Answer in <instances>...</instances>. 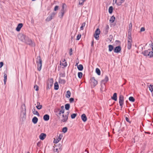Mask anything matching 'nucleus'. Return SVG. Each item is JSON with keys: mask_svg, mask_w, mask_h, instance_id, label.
Instances as JSON below:
<instances>
[{"mask_svg": "<svg viewBox=\"0 0 153 153\" xmlns=\"http://www.w3.org/2000/svg\"><path fill=\"white\" fill-rule=\"evenodd\" d=\"M70 107V105L69 104H66L65 105V108L66 110H68Z\"/></svg>", "mask_w": 153, "mask_h": 153, "instance_id": "58836bf2", "label": "nucleus"}, {"mask_svg": "<svg viewBox=\"0 0 153 153\" xmlns=\"http://www.w3.org/2000/svg\"><path fill=\"white\" fill-rule=\"evenodd\" d=\"M36 86V89L35 90L36 91H38V88H39V87L38 86H37V85H35V86H34V88L35 87V86Z\"/></svg>", "mask_w": 153, "mask_h": 153, "instance_id": "680f3d73", "label": "nucleus"}, {"mask_svg": "<svg viewBox=\"0 0 153 153\" xmlns=\"http://www.w3.org/2000/svg\"><path fill=\"white\" fill-rule=\"evenodd\" d=\"M129 29H132V24L131 23H130L129 25Z\"/></svg>", "mask_w": 153, "mask_h": 153, "instance_id": "603ef678", "label": "nucleus"}, {"mask_svg": "<svg viewBox=\"0 0 153 153\" xmlns=\"http://www.w3.org/2000/svg\"><path fill=\"white\" fill-rule=\"evenodd\" d=\"M22 26L23 24L22 23L19 24L16 27V30L17 31H19Z\"/></svg>", "mask_w": 153, "mask_h": 153, "instance_id": "dca6fc26", "label": "nucleus"}, {"mask_svg": "<svg viewBox=\"0 0 153 153\" xmlns=\"http://www.w3.org/2000/svg\"><path fill=\"white\" fill-rule=\"evenodd\" d=\"M126 121H127L128 122H129V123H131V122L129 121L128 118L127 117H126Z\"/></svg>", "mask_w": 153, "mask_h": 153, "instance_id": "5fc2aeb1", "label": "nucleus"}, {"mask_svg": "<svg viewBox=\"0 0 153 153\" xmlns=\"http://www.w3.org/2000/svg\"><path fill=\"white\" fill-rule=\"evenodd\" d=\"M129 100L130 101L132 102H134L135 101V99L132 97H130L129 98Z\"/></svg>", "mask_w": 153, "mask_h": 153, "instance_id": "a19ab883", "label": "nucleus"}, {"mask_svg": "<svg viewBox=\"0 0 153 153\" xmlns=\"http://www.w3.org/2000/svg\"><path fill=\"white\" fill-rule=\"evenodd\" d=\"M142 53L143 54L144 56L150 58L152 57L153 56V51L149 50H145L142 52Z\"/></svg>", "mask_w": 153, "mask_h": 153, "instance_id": "7ed1b4c3", "label": "nucleus"}, {"mask_svg": "<svg viewBox=\"0 0 153 153\" xmlns=\"http://www.w3.org/2000/svg\"><path fill=\"white\" fill-rule=\"evenodd\" d=\"M62 64V65L64 67H66L67 65V62L65 61V59H62V60L60 61V65Z\"/></svg>", "mask_w": 153, "mask_h": 153, "instance_id": "9b49d317", "label": "nucleus"}, {"mask_svg": "<svg viewBox=\"0 0 153 153\" xmlns=\"http://www.w3.org/2000/svg\"><path fill=\"white\" fill-rule=\"evenodd\" d=\"M59 83L64 84L65 82V81L64 79H62L60 78L59 79Z\"/></svg>", "mask_w": 153, "mask_h": 153, "instance_id": "c756f323", "label": "nucleus"}, {"mask_svg": "<svg viewBox=\"0 0 153 153\" xmlns=\"http://www.w3.org/2000/svg\"><path fill=\"white\" fill-rule=\"evenodd\" d=\"M78 76L79 78L81 79L82 78V73L81 72H78Z\"/></svg>", "mask_w": 153, "mask_h": 153, "instance_id": "ea45409f", "label": "nucleus"}, {"mask_svg": "<svg viewBox=\"0 0 153 153\" xmlns=\"http://www.w3.org/2000/svg\"><path fill=\"white\" fill-rule=\"evenodd\" d=\"M93 45H94V42H93V41L92 42V43H91V46H93Z\"/></svg>", "mask_w": 153, "mask_h": 153, "instance_id": "69168bd1", "label": "nucleus"}, {"mask_svg": "<svg viewBox=\"0 0 153 153\" xmlns=\"http://www.w3.org/2000/svg\"><path fill=\"white\" fill-rule=\"evenodd\" d=\"M56 14V13L53 12L51 14V16H48L46 19V21L49 22L54 17Z\"/></svg>", "mask_w": 153, "mask_h": 153, "instance_id": "1a4fd4ad", "label": "nucleus"}, {"mask_svg": "<svg viewBox=\"0 0 153 153\" xmlns=\"http://www.w3.org/2000/svg\"><path fill=\"white\" fill-rule=\"evenodd\" d=\"M105 83H101V88H100V90L102 91H105Z\"/></svg>", "mask_w": 153, "mask_h": 153, "instance_id": "412c9836", "label": "nucleus"}, {"mask_svg": "<svg viewBox=\"0 0 153 153\" xmlns=\"http://www.w3.org/2000/svg\"><path fill=\"white\" fill-rule=\"evenodd\" d=\"M81 36V34H79L76 37V40H78L80 38Z\"/></svg>", "mask_w": 153, "mask_h": 153, "instance_id": "a18cd8bd", "label": "nucleus"}, {"mask_svg": "<svg viewBox=\"0 0 153 153\" xmlns=\"http://www.w3.org/2000/svg\"><path fill=\"white\" fill-rule=\"evenodd\" d=\"M4 63L2 62H0V68H1L3 66Z\"/></svg>", "mask_w": 153, "mask_h": 153, "instance_id": "13d9d810", "label": "nucleus"}, {"mask_svg": "<svg viewBox=\"0 0 153 153\" xmlns=\"http://www.w3.org/2000/svg\"><path fill=\"white\" fill-rule=\"evenodd\" d=\"M42 105H40V103L39 102H37V105L36 106V108L37 109L40 110L42 108Z\"/></svg>", "mask_w": 153, "mask_h": 153, "instance_id": "a878e982", "label": "nucleus"}, {"mask_svg": "<svg viewBox=\"0 0 153 153\" xmlns=\"http://www.w3.org/2000/svg\"><path fill=\"white\" fill-rule=\"evenodd\" d=\"M146 133H147L148 134H150V133L149 132H145Z\"/></svg>", "mask_w": 153, "mask_h": 153, "instance_id": "338daca9", "label": "nucleus"}, {"mask_svg": "<svg viewBox=\"0 0 153 153\" xmlns=\"http://www.w3.org/2000/svg\"><path fill=\"white\" fill-rule=\"evenodd\" d=\"M59 9V6H56L54 8V10L56 11Z\"/></svg>", "mask_w": 153, "mask_h": 153, "instance_id": "8fccbe9b", "label": "nucleus"}, {"mask_svg": "<svg viewBox=\"0 0 153 153\" xmlns=\"http://www.w3.org/2000/svg\"><path fill=\"white\" fill-rule=\"evenodd\" d=\"M77 68L78 70L80 71H82L83 69V65L81 64L77 65Z\"/></svg>", "mask_w": 153, "mask_h": 153, "instance_id": "393cba45", "label": "nucleus"}, {"mask_svg": "<svg viewBox=\"0 0 153 153\" xmlns=\"http://www.w3.org/2000/svg\"><path fill=\"white\" fill-rule=\"evenodd\" d=\"M100 30L99 28H97L94 34V37L97 40L99 39V36L100 34Z\"/></svg>", "mask_w": 153, "mask_h": 153, "instance_id": "6e6552de", "label": "nucleus"}, {"mask_svg": "<svg viewBox=\"0 0 153 153\" xmlns=\"http://www.w3.org/2000/svg\"><path fill=\"white\" fill-rule=\"evenodd\" d=\"M38 121V119L37 117H34L32 120V122L34 124L36 123Z\"/></svg>", "mask_w": 153, "mask_h": 153, "instance_id": "5701e85b", "label": "nucleus"}, {"mask_svg": "<svg viewBox=\"0 0 153 153\" xmlns=\"http://www.w3.org/2000/svg\"><path fill=\"white\" fill-rule=\"evenodd\" d=\"M66 7V4L65 3H62V8L61 10L64 11H65V9Z\"/></svg>", "mask_w": 153, "mask_h": 153, "instance_id": "7c9ffc66", "label": "nucleus"}, {"mask_svg": "<svg viewBox=\"0 0 153 153\" xmlns=\"http://www.w3.org/2000/svg\"><path fill=\"white\" fill-rule=\"evenodd\" d=\"M111 98L114 101H116L117 100V94L116 93H114Z\"/></svg>", "mask_w": 153, "mask_h": 153, "instance_id": "4be33fe9", "label": "nucleus"}, {"mask_svg": "<svg viewBox=\"0 0 153 153\" xmlns=\"http://www.w3.org/2000/svg\"><path fill=\"white\" fill-rule=\"evenodd\" d=\"M60 76L62 77H65V74H63L62 73H60Z\"/></svg>", "mask_w": 153, "mask_h": 153, "instance_id": "864d4df0", "label": "nucleus"}, {"mask_svg": "<svg viewBox=\"0 0 153 153\" xmlns=\"http://www.w3.org/2000/svg\"><path fill=\"white\" fill-rule=\"evenodd\" d=\"M58 111H59V114L60 115L61 114H63L64 113L65 109L64 108V107L63 106H62L61 107V110L59 109H58Z\"/></svg>", "mask_w": 153, "mask_h": 153, "instance_id": "ddd939ff", "label": "nucleus"}, {"mask_svg": "<svg viewBox=\"0 0 153 153\" xmlns=\"http://www.w3.org/2000/svg\"><path fill=\"white\" fill-rule=\"evenodd\" d=\"M108 51L110 52L113 49L114 47L113 46L111 45H108Z\"/></svg>", "mask_w": 153, "mask_h": 153, "instance_id": "c9c22d12", "label": "nucleus"}, {"mask_svg": "<svg viewBox=\"0 0 153 153\" xmlns=\"http://www.w3.org/2000/svg\"><path fill=\"white\" fill-rule=\"evenodd\" d=\"M81 118L82 120L84 122H86L87 120V117L86 115L84 114L82 115Z\"/></svg>", "mask_w": 153, "mask_h": 153, "instance_id": "2eb2a0df", "label": "nucleus"}, {"mask_svg": "<svg viewBox=\"0 0 153 153\" xmlns=\"http://www.w3.org/2000/svg\"><path fill=\"white\" fill-rule=\"evenodd\" d=\"M145 30V28L144 27H142L140 29V31L141 32L144 31Z\"/></svg>", "mask_w": 153, "mask_h": 153, "instance_id": "4d7b16f0", "label": "nucleus"}, {"mask_svg": "<svg viewBox=\"0 0 153 153\" xmlns=\"http://www.w3.org/2000/svg\"><path fill=\"white\" fill-rule=\"evenodd\" d=\"M72 49L71 48L70 49V52H69V54L70 56H71L72 55Z\"/></svg>", "mask_w": 153, "mask_h": 153, "instance_id": "bf43d9fd", "label": "nucleus"}, {"mask_svg": "<svg viewBox=\"0 0 153 153\" xmlns=\"http://www.w3.org/2000/svg\"><path fill=\"white\" fill-rule=\"evenodd\" d=\"M62 116L63 118L61 120V122L63 123L66 122L68 119V117L64 114L62 115Z\"/></svg>", "mask_w": 153, "mask_h": 153, "instance_id": "f3484780", "label": "nucleus"}, {"mask_svg": "<svg viewBox=\"0 0 153 153\" xmlns=\"http://www.w3.org/2000/svg\"><path fill=\"white\" fill-rule=\"evenodd\" d=\"M68 128L66 127H64L62 129V131L64 133H66L67 131Z\"/></svg>", "mask_w": 153, "mask_h": 153, "instance_id": "37998d69", "label": "nucleus"}, {"mask_svg": "<svg viewBox=\"0 0 153 153\" xmlns=\"http://www.w3.org/2000/svg\"><path fill=\"white\" fill-rule=\"evenodd\" d=\"M66 93L67 94H66V97H67L68 98H69L71 96V92L69 91H68L66 92Z\"/></svg>", "mask_w": 153, "mask_h": 153, "instance_id": "72a5a7b5", "label": "nucleus"}, {"mask_svg": "<svg viewBox=\"0 0 153 153\" xmlns=\"http://www.w3.org/2000/svg\"><path fill=\"white\" fill-rule=\"evenodd\" d=\"M59 88V85L57 82H56L54 83V89L56 90H57Z\"/></svg>", "mask_w": 153, "mask_h": 153, "instance_id": "c85d7f7f", "label": "nucleus"}, {"mask_svg": "<svg viewBox=\"0 0 153 153\" xmlns=\"http://www.w3.org/2000/svg\"><path fill=\"white\" fill-rule=\"evenodd\" d=\"M85 22L82 24V25L80 27V29L81 30H83V27L85 26Z\"/></svg>", "mask_w": 153, "mask_h": 153, "instance_id": "c03bdc74", "label": "nucleus"}, {"mask_svg": "<svg viewBox=\"0 0 153 153\" xmlns=\"http://www.w3.org/2000/svg\"><path fill=\"white\" fill-rule=\"evenodd\" d=\"M22 110L21 111V115H23V118H25L26 116V109L25 105H24L22 106Z\"/></svg>", "mask_w": 153, "mask_h": 153, "instance_id": "39448f33", "label": "nucleus"}, {"mask_svg": "<svg viewBox=\"0 0 153 153\" xmlns=\"http://www.w3.org/2000/svg\"><path fill=\"white\" fill-rule=\"evenodd\" d=\"M96 72L98 75H100V71L99 69L98 68H96Z\"/></svg>", "mask_w": 153, "mask_h": 153, "instance_id": "e433bc0d", "label": "nucleus"}, {"mask_svg": "<svg viewBox=\"0 0 153 153\" xmlns=\"http://www.w3.org/2000/svg\"><path fill=\"white\" fill-rule=\"evenodd\" d=\"M108 80V78L107 76H106L105 79L101 81V83L105 84Z\"/></svg>", "mask_w": 153, "mask_h": 153, "instance_id": "aec40b11", "label": "nucleus"}, {"mask_svg": "<svg viewBox=\"0 0 153 153\" xmlns=\"http://www.w3.org/2000/svg\"><path fill=\"white\" fill-rule=\"evenodd\" d=\"M121 50V48L120 46H118L115 48L114 51L115 53H118L120 52Z\"/></svg>", "mask_w": 153, "mask_h": 153, "instance_id": "f8f14e48", "label": "nucleus"}, {"mask_svg": "<svg viewBox=\"0 0 153 153\" xmlns=\"http://www.w3.org/2000/svg\"><path fill=\"white\" fill-rule=\"evenodd\" d=\"M62 135H61L60 134H59V137H58L57 139H58V140H59V141H60L61 140V138H62Z\"/></svg>", "mask_w": 153, "mask_h": 153, "instance_id": "09e8293b", "label": "nucleus"}, {"mask_svg": "<svg viewBox=\"0 0 153 153\" xmlns=\"http://www.w3.org/2000/svg\"><path fill=\"white\" fill-rule=\"evenodd\" d=\"M85 1V0H79V4L80 5H83L84 2Z\"/></svg>", "mask_w": 153, "mask_h": 153, "instance_id": "f704fd0d", "label": "nucleus"}, {"mask_svg": "<svg viewBox=\"0 0 153 153\" xmlns=\"http://www.w3.org/2000/svg\"><path fill=\"white\" fill-rule=\"evenodd\" d=\"M69 112H67V114L65 115V116H67V117H68V115H69Z\"/></svg>", "mask_w": 153, "mask_h": 153, "instance_id": "0e129e2a", "label": "nucleus"}, {"mask_svg": "<svg viewBox=\"0 0 153 153\" xmlns=\"http://www.w3.org/2000/svg\"><path fill=\"white\" fill-rule=\"evenodd\" d=\"M36 59L37 69L38 71H40L42 68V60L40 56H37Z\"/></svg>", "mask_w": 153, "mask_h": 153, "instance_id": "f03ea898", "label": "nucleus"}, {"mask_svg": "<svg viewBox=\"0 0 153 153\" xmlns=\"http://www.w3.org/2000/svg\"><path fill=\"white\" fill-rule=\"evenodd\" d=\"M132 29H129L128 30V34L131 35V31Z\"/></svg>", "mask_w": 153, "mask_h": 153, "instance_id": "de8ad7c7", "label": "nucleus"}, {"mask_svg": "<svg viewBox=\"0 0 153 153\" xmlns=\"http://www.w3.org/2000/svg\"><path fill=\"white\" fill-rule=\"evenodd\" d=\"M53 84V79H51L47 82V88L50 89L52 86Z\"/></svg>", "mask_w": 153, "mask_h": 153, "instance_id": "0eeeda50", "label": "nucleus"}, {"mask_svg": "<svg viewBox=\"0 0 153 153\" xmlns=\"http://www.w3.org/2000/svg\"><path fill=\"white\" fill-rule=\"evenodd\" d=\"M59 141L58 140V139H54V143H57L59 142Z\"/></svg>", "mask_w": 153, "mask_h": 153, "instance_id": "3c124183", "label": "nucleus"}, {"mask_svg": "<svg viewBox=\"0 0 153 153\" xmlns=\"http://www.w3.org/2000/svg\"><path fill=\"white\" fill-rule=\"evenodd\" d=\"M65 11L61 10V12L59 13V16L60 18H62L64 14Z\"/></svg>", "mask_w": 153, "mask_h": 153, "instance_id": "bb28decb", "label": "nucleus"}, {"mask_svg": "<svg viewBox=\"0 0 153 153\" xmlns=\"http://www.w3.org/2000/svg\"><path fill=\"white\" fill-rule=\"evenodd\" d=\"M49 116L47 114H46L43 116V118L44 120L45 121H47L49 119Z\"/></svg>", "mask_w": 153, "mask_h": 153, "instance_id": "6ab92c4d", "label": "nucleus"}, {"mask_svg": "<svg viewBox=\"0 0 153 153\" xmlns=\"http://www.w3.org/2000/svg\"><path fill=\"white\" fill-rule=\"evenodd\" d=\"M113 10V7L112 6H110L109 7L108 9L109 13L110 14H111L112 13Z\"/></svg>", "mask_w": 153, "mask_h": 153, "instance_id": "4c0bfd02", "label": "nucleus"}, {"mask_svg": "<svg viewBox=\"0 0 153 153\" xmlns=\"http://www.w3.org/2000/svg\"><path fill=\"white\" fill-rule=\"evenodd\" d=\"M69 101L71 103L74 101V99L73 98H71L70 99Z\"/></svg>", "mask_w": 153, "mask_h": 153, "instance_id": "6e6d98bb", "label": "nucleus"}, {"mask_svg": "<svg viewBox=\"0 0 153 153\" xmlns=\"http://www.w3.org/2000/svg\"><path fill=\"white\" fill-rule=\"evenodd\" d=\"M119 103L121 108H122L124 104V97L122 95H120L119 96Z\"/></svg>", "mask_w": 153, "mask_h": 153, "instance_id": "20e7f679", "label": "nucleus"}, {"mask_svg": "<svg viewBox=\"0 0 153 153\" xmlns=\"http://www.w3.org/2000/svg\"><path fill=\"white\" fill-rule=\"evenodd\" d=\"M91 84V85L94 87L97 85L98 83L97 81L95 80L94 77H92L90 79Z\"/></svg>", "mask_w": 153, "mask_h": 153, "instance_id": "423d86ee", "label": "nucleus"}, {"mask_svg": "<svg viewBox=\"0 0 153 153\" xmlns=\"http://www.w3.org/2000/svg\"><path fill=\"white\" fill-rule=\"evenodd\" d=\"M77 115V114L74 113L71 115V117L72 119H73L75 118Z\"/></svg>", "mask_w": 153, "mask_h": 153, "instance_id": "79ce46f5", "label": "nucleus"}, {"mask_svg": "<svg viewBox=\"0 0 153 153\" xmlns=\"http://www.w3.org/2000/svg\"><path fill=\"white\" fill-rule=\"evenodd\" d=\"M149 91L151 92V93L153 92V85H150L149 86Z\"/></svg>", "mask_w": 153, "mask_h": 153, "instance_id": "2f4dec72", "label": "nucleus"}, {"mask_svg": "<svg viewBox=\"0 0 153 153\" xmlns=\"http://www.w3.org/2000/svg\"><path fill=\"white\" fill-rule=\"evenodd\" d=\"M56 152H58V149H56Z\"/></svg>", "mask_w": 153, "mask_h": 153, "instance_id": "774afa93", "label": "nucleus"}, {"mask_svg": "<svg viewBox=\"0 0 153 153\" xmlns=\"http://www.w3.org/2000/svg\"><path fill=\"white\" fill-rule=\"evenodd\" d=\"M19 39L22 42L29 45L30 46L34 45V43L31 40L24 34L19 33L18 36Z\"/></svg>", "mask_w": 153, "mask_h": 153, "instance_id": "f257e3e1", "label": "nucleus"}, {"mask_svg": "<svg viewBox=\"0 0 153 153\" xmlns=\"http://www.w3.org/2000/svg\"><path fill=\"white\" fill-rule=\"evenodd\" d=\"M121 4V3L120 2L119 3H117V5L118 6L120 5Z\"/></svg>", "mask_w": 153, "mask_h": 153, "instance_id": "e2e57ef3", "label": "nucleus"}, {"mask_svg": "<svg viewBox=\"0 0 153 153\" xmlns=\"http://www.w3.org/2000/svg\"><path fill=\"white\" fill-rule=\"evenodd\" d=\"M46 134L43 133H42L39 136V138L40 139L42 140H44L46 137Z\"/></svg>", "mask_w": 153, "mask_h": 153, "instance_id": "4468645a", "label": "nucleus"}, {"mask_svg": "<svg viewBox=\"0 0 153 153\" xmlns=\"http://www.w3.org/2000/svg\"><path fill=\"white\" fill-rule=\"evenodd\" d=\"M32 111L33 113V114L37 115L38 116H39V113L38 112L35 110V108H33L32 110Z\"/></svg>", "mask_w": 153, "mask_h": 153, "instance_id": "cd10ccee", "label": "nucleus"}, {"mask_svg": "<svg viewBox=\"0 0 153 153\" xmlns=\"http://www.w3.org/2000/svg\"><path fill=\"white\" fill-rule=\"evenodd\" d=\"M109 28V26L108 25H106L105 28L103 31V32L105 34H106L108 33Z\"/></svg>", "mask_w": 153, "mask_h": 153, "instance_id": "a211bd4d", "label": "nucleus"}, {"mask_svg": "<svg viewBox=\"0 0 153 153\" xmlns=\"http://www.w3.org/2000/svg\"><path fill=\"white\" fill-rule=\"evenodd\" d=\"M128 40H132L131 35L128 34Z\"/></svg>", "mask_w": 153, "mask_h": 153, "instance_id": "49530a36", "label": "nucleus"}, {"mask_svg": "<svg viewBox=\"0 0 153 153\" xmlns=\"http://www.w3.org/2000/svg\"><path fill=\"white\" fill-rule=\"evenodd\" d=\"M4 84H5L7 80V75L6 74V73H5V72L4 71Z\"/></svg>", "mask_w": 153, "mask_h": 153, "instance_id": "b1692460", "label": "nucleus"}, {"mask_svg": "<svg viewBox=\"0 0 153 153\" xmlns=\"http://www.w3.org/2000/svg\"><path fill=\"white\" fill-rule=\"evenodd\" d=\"M41 143L40 142H38L37 144V145L38 147H40L41 146Z\"/></svg>", "mask_w": 153, "mask_h": 153, "instance_id": "052dcab7", "label": "nucleus"}, {"mask_svg": "<svg viewBox=\"0 0 153 153\" xmlns=\"http://www.w3.org/2000/svg\"><path fill=\"white\" fill-rule=\"evenodd\" d=\"M132 40H128V43L127 44V48L128 50H130L131 49L132 46Z\"/></svg>", "mask_w": 153, "mask_h": 153, "instance_id": "9d476101", "label": "nucleus"}, {"mask_svg": "<svg viewBox=\"0 0 153 153\" xmlns=\"http://www.w3.org/2000/svg\"><path fill=\"white\" fill-rule=\"evenodd\" d=\"M115 19V17L114 16H111V18L109 20L110 22H111V23H113Z\"/></svg>", "mask_w": 153, "mask_h": 153, "instance_id": "473e14b6", "label": "nucleus"}]
</instances>
